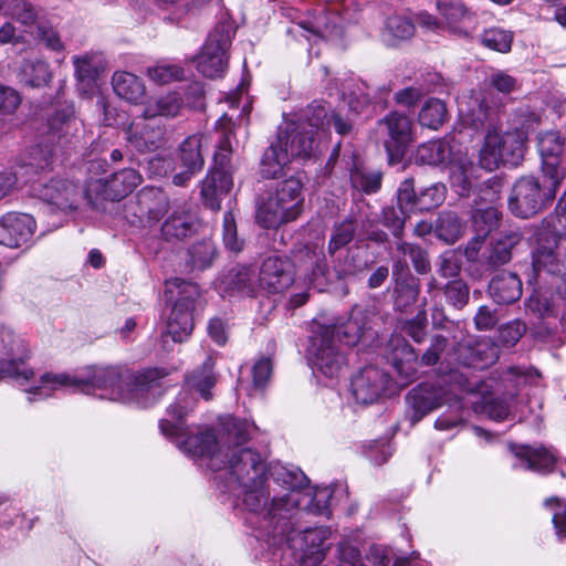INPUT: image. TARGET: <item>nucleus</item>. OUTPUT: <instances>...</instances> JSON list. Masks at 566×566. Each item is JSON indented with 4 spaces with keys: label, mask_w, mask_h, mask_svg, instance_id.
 Listing matches in <instances>:
<instances>
[{
    "label": "nucleus",
    "mask_w": 566,
    "mask_h": 566,
    "mask_svg": "<svg viewBox=\"0 0 566 566\" xmlns=\"http://www.w3.org/2000/svg\"><path fill=\"white\" fill-rule=\"evenodd\" d=\"M232 116L223 114L217 122L221 136L213 157V166L201 182V198L206 207L213 211L221 208V200L233 187L234 167L231 164V137L233 135Z\"/></svg>",
    "instance_id": "nucleus-7"
},
{
    "label": "nucleus",
    "mask_w": 566,
    "mask_h": 566,
    "mask_svg": "<svg viewBox=\"0 0 566 566\" xmlns=\"http://www.w3.org/2000/svg\"><path fill=\"white\" fill-rule=\"evenodd\" d=\"M513 34L510 31L500 28H491L485 30L481 35V43L491 50L507 53L511 51Z\"/></svg>",
    "instance_id": "nucleus-51"
},
{
    "label": "nucleus",
    "mask_w": 566,
    "mask_h": 566,
    "mask_svg": "<svg viewBox=\"0 0 566 566\" xmlns=\"http://www.w3.org/2000/svg\"><path fill=\"white\" fill-rule=\"evenodd\" d=\"M78 91L88 94L96 85V80L106 66L105 57L98 52H88L73 57Z\"/></svg>",
    "instance_id": "nucleus-26"
},
{
    "label": "nucleus",
    "mask_w": 566,
    "mask_h": 566,
    "mask_svg": "<svg viewBox=\"0 0 566 566\" xmlns=\"http://www.w3.org/2000/svg\"><path fill=\"white\" fill-rule=\"evenodd\" d=\"M6 15L12 17L15 21L25 27L27 32L28 29L34 25L36 27L38 22H40L33 6L23 0H18Z\"/></svg>",
    "instance_id": "nucleus-58"
},
{
    "label": "nucleus",
    "mask_w": 566,
    "mask_h": 566,
    "mask_svg": "<svg viewBox=\"0 0 566 566\" xmlns=\"http://www.w3.org/2000/svg\"><path fill=\"white\" fill-rule=\"evenodd\" d=\"M447 188L443 184L437 182L424 188L418 193L416 212L430 211L441 206L446 199Z\"/></svg>",
    "instance_id": "nucleus-50"
},
{
    "label": "nucleus",
    "mask_w": 566,
    "mask_h": 566,
    "mask_svg": "<svg viewBox=\"0 0 566 566\" xmlns=\"http://www.w3.org/2000/svg\"><path fill=\"white\" fill-rule=\"evenodd\" d=\"M438 11L443 18V28L449 33L469 38L478 28V18L474 12L461 1H442L437 3Z\"/></svg>",
    "instance_id": "nucleus-20"
},
{
    "label": "nucleus",
    "mask_w": 566,
    "mask_h": 566,
    "mask_svg": "<svg viewBox=\"0 0 566 566\" xmlns=\"http://www.w3.org/2000/svg\"><path fill=\"white\" fill-rule=\"evenodd\" d=\"M35 228L31 214L9 212L0 219V244L20 248L31 241Z\"/></svg>",
    "instance_id": "nucleus-22"
},
{
    "label": "nucleus",
    "mask_w": 566,
    "mask_h": 566,
    "mask_svg": "<svg viewBox=\"0 0 566 566\" xmlns=\"http://www.w3.org/2000/svg\"><path fill=\"white\" fill-rule=\"evenodd\" d=\"M503 103L493 92H485L476 107L472 109L470 123L476 130H486L484 144L480 150V164L492 171L500 164L517 166L524 158L527 133L523 128H514L502 134L496 132Z\"/></svg>",
    "instance_id": "nucleus-4"
},
{
    "label": "nucleus",
    "mask_w": 566,
    "mask_h": 566,
    "mask_svg": "<svg viewBox=\"0 0 566 566\" xmlns=\"http://www.w3.org/2000/svg\"><path fill=\"white\" fill-rule=\"evenodd\" d=\"M522 233L517 229L502 231L492 240L488 264L497 268L509 263L512 250L521 242Z\"/></svg>",
    "instance_id": "nucleus-32"
},
{
    "label": "nucleus",
    "mask_w": 566,
    "mask_h": 566,
    "mask_svg": "<svg viewBox=\"0 0 566 566\" xmlns=\"http://www.w3.org/2000/svg\"><path fill=\"white\" fill-rule=\"evenodd\" d=\"M214 361L207 357L202 366L187 376V385L198 391L205 400L212 398L211 389L216 385V375L213 373Z\"/></svg>",
    "instance_id": "nucleus-39"
},
{
    "label": "nucleus",
    "mask_w": 566,
    "mask_h": 566,
    "mask_svg": "<svg viewBox=\"0 0 566 566\" xmlns=\"http://www.w3.org/2000/svg\"><path fill=\"white\" fill-rule=\"evenodd\" d=\"M489 294L500 305L513 304L522 295V281L515 273L501 272L490 281Z\"/></svg>",
    "instance_id": "nucleus-29"
},
{
    "label": "nucleus",
    "mask_w": 566,
    "mask_h": 566,
    "mask_svg": "<svg viewBox=\"0 0 566 566\" xmlns=\"http://www.w3.org/2000/svg\"><path fill=\"white\" fill-rule=\"evenodd\" d=\"M564 146L565 138L558 132L551 130L538 135L537 147L545 175H559V156L564 151Z\"/></svg>",
    "instance_id": "nucleus-28"
},
{
    "label": "nucleus",
    "mask_w": 566,
    "mask_h": 566,
    "mask_svg": "<svg viewBox=\"0 0 566 566\" xmlns=\"http://www.w3.org/2000/svg\"><path fill=\"white\" fill-rule=\"evenodd\" d=\"M36 191L40 199L63 211L75 210L80 201L85 199L84 189L66 179H52Z\"/></svg>",
    "instance_id": "nucleus-23"
},
{
    "label": "nucleus",
    "mask_w": 566,
    "mask_h": 566,
    "mask_svg": "<svg viewBox=\"0 0 566 566\" xmlns=\"http://www.w3.org/2000/svg\"><path fill=\"white\" fill-rule=\"evenodd\" d=\"M35 38L43 42L48 49L53 51L59 52L64 49L59 32L46 21L38 22Z\"/></svg>",
    "instance_id": "nucleus-62"
},
{
    "label": "nucleus",
    "mask_w": 566,
    "mask_h": 566,
    "mask_svg": "<svg viewBox=\"0 0 566 566\" xmlns=\"http://www.w3.org/2000/svg\"><path fill=\"white\" fill-rule=\"evenodd\" d=\"M525 308L537 317H547L553 314L551 296L547 292H543L541 290L533 291L525 302Z\"/></svg>",
    "instance_id": "nucleus-56"
},
{
    "label": "nucleus",
    "mask_w": 566,
    "mask_h": 566,
    "mask_svg": "<svg viewBox=\"0 0 566 566\" xmlns=\"http://www.w3.org/2000/svg\"><path fill=\"white\" fill-rule=\"evenodd\" d=\"M166 294L174 298V306L168 316L166 334L174 342H184L193 329V311L200 297L198 284L175 277L166 282Z\"/></svg>",
    "instance_id": "nucleus-10"
},
{
    "label": "nucleus",
    "mask_w": 566,
    "mask_h": 566,
    "mask_svg": "<svg viewBox=\"0 0 566 566\" xmlns=\"http://www.w3.org/2000/svg\"><path fill=\"white\" fill-rule=\"evenodd\" d=\"M515 455L520 460V463L514 465L515 468L531 470L541 474L553 472L557 462L556 451L544 446H521L516 450Z\"/></svg>",
    "instance_id": "nucleus-27"
},
{
    "label": "nucleus",
    "mask_w": 566,
    "mask_h": 566,
    "mask_svg": "<svg viewBox=\"0 0 566 566\" xmlns=\"http://www.w3.org/2000/svg\"><path fill=\"white\" fill-rule=\"evenodd\" d=\"M479 168L468 158L461 157L451 163L450 182L455 192L468 197L476 184Z\"/></svg>",
    "instance_id": "nucleus-31"
},
{
    "label": "nucleus",
    "mask_w": 566,
    "mask_h": 566,
    "mask_svg": "<svg viewBox=\"0 0 566 566\" xmlns=\"http://www.w3.org/2000/svg\"><path fill=\"white\" fill-rule=\"evenodd\" d=\"M462 230V222L455 212L440 213L436 226V232L440 239L452 244L461 237Z\"/></svg>",
    "instance_id": "nucleus-47"
},
{
    "label": "nucleus",
    "mask_w": 566,
    "mask_h": 566,
    "mask_svg": "<svg viewBox=\"0 0 566 566\" xmlns=\"http://www.w3.org/2000/svg\"><path fill=\"white\" fill-rule=\"evenodd\" d=\"M327 534L328 531L324 527L306 528L295 534L290 522L285 534H277L275 539L271 538V541L273 545L286 542L292 548L301 549L304 556H311L319 560L324 556V542L327 538Z\"/></svg>",
    "instance_id": "nucleus-19"
},
{
    "label": "nucleus",
    "mask_w": 566,
    "mask_h": 566,
    "mask_svg": "<svg viewBox=\"0 0 566 566\" xmlns=\"http://www.w3.org/2000/svg\"><path fill=\"white\" fill-rule=\"evenodd\" d=\"M526 324L520 319L511 321L500 328L499 338L506 346H514L526 333Z\"/></svg>",
    "instance_id": "nucleus-63"
},
{
    "label": "nucleus",
    "mask_w": 566,
    "mask_h": 566,
    "mask_svg": "<svg viewBox=\"0 0 566 566\" xmlns=\"http://www.w3.org/2000/svg\"><path fill=\"white\" fill-rule=\"evenodd\" d=\"M420 292L419 281L416 277L405 276L394 282L392 297L396 311L405 312L418 300Z\"/></svg>",
    "instance_id": "nucleus-40"
},
{
    "label": "nucleus",
    "mask_w": 566,
    "mask_h": 566,
    "mask_svg": "<svg viewBox=\"0 0 566 566\" xmlns=\"http://www.w3.org/2000/svg\"><path fill=\"white\" fill-rule=\"evenodd\" d=\"M201 135H191L187 137L179 146L178 158L184 168H190L200 171L203 167V156L201 153L202 146Z\"/></svg>",
    "instance_id": "nucleus-41"
},
{
    "label": "nucleus",
    "mask_w": 566,
    "mask_h": 566,
    "mask_svg": "<svg viewBox=\"0 0 566 566\" xmlns=\"http://www.w3.org/2000/svg\"><path fill=\"white\" fill-rule=\"evenodd\" d=\"M19 82L30 87H42L52 80V71L46 61L40 57L24 59L17 74Z\"/></svg>",
    "instance_id": "nucleus-33"
},
{
    "label": "nucleus",
    "mask_w": 566,
    "mask_h": 566,
    "mask_svg": "<svg viewBox=\"0 0 566 566\" xmlns=\"http://www.w3.org/2000/svg\"><path fill=\"white\" fill-rule=\"evenodd\" d=\"M375 315L374 308L355 305L346 322L321 326L312 338L314 366L325 376L336 377L346 364L343 346L352 347L363 338H374Z\"/></svg>",
    "instance_id": "nucleus-5"
},
{
    "label": "nucleus",
    "mask_w": 566,
    "mask_h": 566,
    "mask_svg": "<svg viewBox=\"0 0 566 566\" xmlns=\"http://www.w3.org/2000/svg\"><path fill=\"white\" fill-rule=\"evenodd\" d=\"M501 219L502 212L493 206L475 209L472 222L476 238L484 239L499 227Z\"/></svg>",
    "instance_id": "nucleus-43"
},
{
    "label": "nucleus",
    "mask_w": 566,
    "mask_h": 566,
    "mask_svg": "<svg viewBox=\"0 0 566 566\" xmlns=\"http://www.w3.org/2000/svg\"><path fill=\"white\" fill-rule=\"evenodd\" d=\"M559 186V175L544 174L543 179L534 176L521 177L512 187L509 209L518 218H531L554 201Z\"/></svg>",
    "instance_id": "nucleus-9"
},
{
    "label": "nucleus",
    "mask_w": 566,
    "mask_h": 566,
    "mask_svg": "<svg viewBox=\"0 0 566 566\" xmlns=\"http://www.w3.org/2000/svg\"><path fill=\"white\" fill-rule=\"evenodd\" d=\"M295 280V264L287 255L270 254L262 260L259 286L268 294H283Z\"/></svg>",
    "instance_id": "nucleus-16"
},
{
    "label": "nucleus",
    "mask_w": 566,
    "mask_h": 566,
    "mask_svg": "<svg viewBox=\"0 0 566 566\" xmlns=\"http://www.w3.org/2000/svg\"><path fill=\"white\" fill-rule=\"evenodd\" d=\"M127 146L137 153H154L165 145L166 128L159 118L136 117L124 129Z\"/></svg>",
    "instance_id": "nucleus-15"
},
{
    "label": "nucleus",
    "mask_w": 566,
    "mask_h": 566,
    "mask_svg": "<svg viewBox=\"0 0 566 566\" xmlns=\"http://www.w3.org/2000/svg\"><path fill=\"white\" fill-rule=\"evenodd\" d=\"M396 249L401 254L408 256L418 274H427L431 270L429 255L420 245L399 240L396 242Z\"/></svg>",
    "instance_id": "nucleus-49"
},
{
    "label": "nucleus",
    "mask_w": 566,
    "mask_h": 566,
    "mask_svg": "<svg viewBox=\"0 0 566 566\" xmlns=\"http://www.w3.org/2000/svg\"><path fill=\"white\" fill-rule=\"evenodd\" d=\"M222 235L224 245L230 251L240 252L243 249V240L238 238L237 224L232 211H227L223 216Z\"/></svg>",
    "instance_id": "nucleus-60"
},
{
    "label": "nucleus",
    "mask_w": 566,
    "mask_h": 566,
    "mask_svg": "<svg viewBox=\"0 0 566 566\" xmlns=\"http://www.w3.org/2000/svg\"><path fill=\"white\" fill-rule=\"evenodd\" d=\"M28 358L29 349L25 340L10 327L0 326V378L31 380L34 373L24 367Z\"/></svg>",
    "instance_id": "nucleus-14"
},
{
    "label": "nucleus",
    "mask_w": 566,
    "mask_h": 566,
    "mask_svg": "<svg viewBox=\"0 0 566 566\" xmlns=\"http://www.w3.org/2000/svg\"><path fill=\"white\" fill-rule=\"evenodd\" d=\"M409 212L400 207H385L381 210V223L388 228L395 238L400 239L403 233L406 217Z\"/></svg>",
    "instance_id": "nucleus-53"
},
{
    "label": "nucleus",
    "mask_w": 566,
    "mask_h": 566,
    "mask_svg": "<svg viewBox=\"0 0 566 566\" xmlns=\"http://www.w3.org/2000/svg\"><path fill=\"white\" fill-rule=\"evenodd\" d=\"M378 124L388 135L384 146L390 160H400L412 142V120L405 114L390 112Z\"/></svg>",
    "instance_id": "nucleus-17"
},
{
    "label": "nucleus",
    "mask_w": 566,
    "mask_h": 566,
    "mask_svg": "<svg viewBox=\"0 0 566 566\" xmlns=\"http://www.w3.org/2000/svg\"><path fill=\"white\" fill-rule=\"evenodd\" d=\"M386 31L395 39L407 40L415 33L413 22L405 14H392L385 23Z\"/></svg>",
    "instance_id": "nucleus-54"
},
{
    "label": "nucleus",
    "mask_w": 566,
    "mask_h": 566,
    "mask_svg": "<svg viewBox=\"0 0 566 566\" xmlns=\"http://www.w3.org/2000/svg\"><path fill=\"white\" fill-rule=\"evenodd\" d=\"M140 210L150 220H159L168 210L169 201L166 193L157 188H144L137 196Z\"/></svg>",
    "instance_id": "nucleus-36"
},
{
    "label": "nucleus",
    "mask_w": 566,
    "mask_h": 566,
    "mask_svg": "<svg viewBox=\"0 0 566 566\" xmlns=\"http://www.w3.org/2000/svg\"><path fill=\"white\" fill-rule=\"evenodd\" d=\"M469 350L471 359L464 361V364L471 367L484 368L493 364L497 358L496 347L486 343H478L474 347L469 348Z\"/></svg>",
    "instance_id": "nucleus-55"
},
{
    "label": "nucleus",
    "mask_w": 566,
    "mask_h": 566,
    "mask_svg": "<svg viewBox=\"0 0 566 566\" xmlns=\"http://www.w3.org/2000/svg\"><path fill=\"white\" fill-rule=\"evenodd\" d=\"M142 182V176L133 168H125L107 178L91 179L84 188L87 205L97 211H105L107 202L119 201Z\"/></svg>",
    "instance_id": "nucleus-12"
},
{
    "label": "nucleus",
    "mask_w": 566,
    "mask_h": 566,
    "mask_svg": "<svg viewBox=\"0 0 566 566\" xmlns=\"http://www.w3.org/2000/svg\"><path fill=\"white\" fill-rule=\"evenodd\" d=\"M265 475L268 480L271 479L275 484L287 491L279 496L282 504H284V499H297L298 506L301 505V491L310 483L308 478L303 471L297 468H287L283 464L274 463L268 468L265 467Z\"/></svg>",
    "instance_id": "nucleus-25"
},
{
    "label": "nucleus",
    "mask_w": 566,
    "mask_h": 566,
    "mask_svg": "<svg viewBox=\"0 0 566 566\" xmlns=\"http://www.w3.org/2000/svg\"><path fill=\"white\" fill-rule=\"evenodd\" d=\"M318 123L304 122L290 129H280L276 139H282V147L287 149L289 157L310 158L316 147L315 135Z\"/></svg>",
    "instance_id": "nucleus-18"
},
{
    "label": "nucleus",
    "mask_w": 566,
    "mask_h": 566,
    "mask_svg": "<svg viewBox=\"0 0 566 566\" xmlns=\"http://www.w3.org/2000/svg\"><path fill=\"white\" fill-rule=\"evenodd\" d=\"M147 75L157 84H167L172 81L181 80L184 70L175 64H158L148 67Z\"/></svg>",
    "instance_id": "nucleus-57"
},
{
    "label": "nucleus",
    "mask_w": 566,
    "mask_h": 566,
    "mask_svg": "<svg viewBox=\"0 0 566 566\" xmlns=\"http://www.w3.org/2000/svg\"><path fill=\"white\" fill-rule=\"evenodd\" d=\"M182 106V98L179 93L172 92L158 98L155 105L145 108L144 114L149 118L175 117L178 115Z\"/></svg>",
    "instance_id": "nucleus-46"
},
{
    "label": "nucleus",
    "mask_w": 566,
    "mask_h": 566,
    "mask_svg": "<svg viewBox=\"0 0 566 566\" xmlns=\"http://www.w3.org/2000/svg\"><path fill=\"white\" fill-rule=\"evenodd\" d=\"M531 256L532 268L535 273L546 272L556 274L560 272L558 239L555 234L547 231L538 232Z\"/></svg>",
    "instance_id": "nucleus-24"
},
{
    "label": "nucleus",
    "mask_w": 566,
    "mask_h": 566,
    "mask_svg": "<svg viewBox=\"0 0 566 566\" xmlns=\"http://www.w3.org/2000/svg\"><path fill=\"white\" fill-rule=\"evenodd\" d=\"M291 160L287 149L282 147V139L275 138L262 156L260 175L265 179L280 178L285 175V169Z\"/></svg>",
    "instance_id": "nucleus-30"
},
{
    "label": "nucleus",
    "mask_w": 566,
    "mask_h": 566,
    "mask_svg": "<svg viewBox=\"0 0 566 566\" xmlns=\"http://www.w3.org/2000/svg\"><path fill=\"white\" fill-rule=\"evenodd\" d=\"M217 250L211 240H201L187 250L186 266L190 272L203 271L211 266Z\"/></svg>",
    "instance_id": "nucleus-37"
},
{
    "label": "nucleus",
    "mask_w": 566,
    "mask_h": 566,
    "mask_svg": "<svg viewBox=\"0 0 566 566\" xmlns=\"http://www.w3.org/2000/svg\"><path fill=\"white\" fill-rule=\"evenodd\" d=\"M171 369L145 368L134 371L126 366L92 367L85 376L43 374L41 385L30 390L33 395L50 396L53 390L67 389L87 395L101 390V398L114 401L135 402L146 408L156 402L165 391L164 380Z\"/></svg>",
    "instance_id": "nucleus-2"
},
{
    "label": "nucleus",
    "mask_w": 566,
    "mask_h": 566,
    "mask_svg": "<svg viewBox=\"0 0 566 566\" xmlns=\"http://www.w3.org/2000/svg\"><path fill=\"white\" fill-rule=\"evenodd\" d=\"M235 34L230 21H221L209 33L208 39L197 59V69L206 77H221L229 61V49Z\"/></svg>",
    "instance_id": "nucleus-13"
},
{
    "label": "nucleus",
    "mask_w": 566,
    "mask_h": 566,
    "mask_svg": "<svg viewBox=\"0 0 566 566\" xmlns=\"http://www.w3.org/2000/svg\"><path fill=\"white\" fill-rule=\"evenodd\" d=\"M302 190L303 184L297 178L290 177L279 182L274 192L259 202L256 223L264 229H274L296 220L304 208Z\"/></svg>",
    "instance_id": "nucleus-8"
},
{
    "label": "nucleus",
    "mask_w": 566,
    "mask_h": 566,
    "mask_svg": "<svg viewBox=\"0 0 566 566\" xmlns=\"http://www.w3.org/2000/svg\"><path fill=\"white\" fill-rule=\"evenodd\" d=\"M356 232L355 220L347 217L333 228L332 237L328 242V253L335 254L338 250L352 242Z\"/></svg>",
    "instance_id": "nucleus-48"
},
{
    "label": "nucleus",
    "mask_w": 566,
    "mask_h": 566,
    "mask_svg": "<svg viewBox=\"0 0 566 566\" xmlns=\"http://www.w3.org/2000/svg\"><path fill=\"white\" fill-rule=\"evenodd\" d=\"M451 155V148L447 140L436 139L418 146L415 160L418 164L437 166L444 164Z\"/></svg>",
    "instance_id": "nucleus-38"
},
{
    "label": "nucleus",
    "mask_w": 566,
    "mask_h": 566,
    "mask_svg": "<svg viewBox=\"0 0 566 566\" xmlns=\"http://www.w3.org/2000/svg\"><path fill=\"white\" fill-rule=\"evenodd\" d=\"M447 114V106L442 101L429 98L422 105L418 120L421 126L436 130L443 125Z\"/></svg>",
    "instance_id": "nucleus-44"
},
{
    "label": "nucleus",
    "mask_w": 566,
    "mask_h": 566,
    "mask_svg": "<svg viewBox=\"0 0 566 566\" xmlns=\"http://www.w3.org/2000/svg\"><path fill=\"white\" fill-rule=\"evenodd\" d=\"M470 289L462 280H453L444 286V295L448 302L455 308H462L469 302Z\"/></svg>",
    "instance_id": "nucleus-59"
},
{
    "label": "nucleus",
    "mask_w": 566,
    "mask_h": 566,
    "mask_svg": "<svg viewBox=\"0 0 566 566\" xmlns=\"http://www.w3.org/2000/svg\"><path fill=\"white\" fill-rule=\"evenodd\" d=\"M388 380L387 374L378 367L366 366L352 378V394L359 403H374L386 390Z\"/></svg>",
    "instance_id": "nucleus-21"
},
{
    "label": "nucleus",
    "mask_w": 566,
    "mask_h": 566,
    "mask_svg": "<svg viewBox=\"0 0 566 566\" xmlns=\"http://www.w3.org/2000/svg\"><path fill=\"white\" fill-rule=\"evenodd\" d=\"M252 271L248 266L238 265L229 270L222 277L221 285L227 292H239L250 295L253 293Z\"/></svg>",
    "instance_id": "nucleus-42"
},
{
    "label": "nucleus",
    "mask_w": 566,
    "mask_h": 566,
    "mask_svg": "<svg viewBox=\"0 0 566 566\" xmlns=\"http://www.w3.org/2000/svg\"><path fill=\"white\" fill-rule=\"evenodd\" d=\"M115 94L129 103H140L146 94L144 82L135 74L117 71L112 76Z\"/></svg>",
    "instance_id": "nucleus-34"
},
{
    "label": "nucleus",
    "mask_w": 566,
    "mask_h": 566,
    "mask_svg": "<svg viewBox=\"0 0 566 566\" xmlns=\"http://www.w3.org/2000/svg\"><path fill=\"white\" fill-rule=\"evenodd\" d=\"M418 193L415 191V181L412 178L405 179L397 191L398 205L408 212H416V201Z\"/></svg>",
    "instance_id": "nucleus-64"
},
{
    "label": "nucleus",
    "mask_w": 566,
    "mask_h": 566,
    "mask_svg": "<svg viewBox=\"0 0 566 566\" xmlns=\"http://www.w3.org/2000/svg\"><path fill=\"white\" fill-rule=\"evenodd\" d=\"M195 400L188 390H181L167 408V417L159 421L161 433L177 441L178 448L199 459L216 472L232 471V464L247 461L244 452L254 451L244 444L256 431V426L247 419L227 416L221 420L222 434L218 438L212 429H200L196 434L187 433L186 417L193 409Z\"/></svg>",
    "instance_id": "nucleus-1"
},
{
    "label": "nucleus",
    "mask_w": 566,
    "mask_h": 566,
    "mask_svg": "<svg viewBox=\"0 0 566 566\" xmlns=\"http://www.w3.org/2000/svg\"><path fill=\"white\" fill-rule=\"evenodd\" d=\"M192 220L188 213L174 212L163 224L161 233L166 240H181L192 231Z\"/></svg>",
    "instance_id": "nucleus-45"
},
{
    "label": "nucleus",
    "mask_w": 566,
    "mask_h": 566,
    "mask_svg": "<svg viewBox=\"0 0 566 566\" xmlns=\"http://www.w3.org/2000/svg\"><path fill=\"white\" fill-rule=\"evenodd\" d=\"M22 103V96L15 88L0 83V115H13Z\"/></svg>",
    "instance_id": "nucleus-61"
},
{
    "label": "nucleus",
    "mask_w": 566,
    "mask_h": 566,
    "mask_svg": "<svg viewBox=\"0 0 566 566\" xmlns=\"http://www.w3.org/2000/svg\"><path fill=\"white\" fill-rule=\"evenodd\" d=\"M80 126L81 122L75 116L73 105L55 109L45 126V132L41 133L36 142L25 147L14 160V168L20 170L23 184L33 181L34 177L51 168L55 144H69Z\"/></svg>",
    "instance_id": "nucleus-6"
},
{
    "label": "nucleus",
    "mask_w": 566,
    "mask_h": 566,
    "mask_svg": "<svg viewBox=\"0 0 566 566\" xmlns=\"http://www.w3.org/2000/svg\"><path fill=\"white\" fill-rule=\"evenodd\" d=\"M247 461L243 464H232V471L224 472V492H235L242 489V502L248 512L247 522L260 531L256 535L271 542L276 535L285 534L292 511L298 507L297 499H284L281 503L279 495L271 496L265 464L256 451H245Z\"/></svg>",
    "instance_id": "nucleus-3"
},
{
    "label": "nucleus",
    "mask_w": 566,
    "mask_h": 566,
    "mask_svg": "<svg viewBox=\"0 0 566 566\" xmlns=\"http://www.w3.org/2000/svg\"><path fill=\"white\" fill-rule=\"evenodd\" d=\"M349 180L353 189L365 195H373L380 190L382 172L377 169L365 167L358 158L353 161L349 168Z\"/></svg>",
    "instance_id": "nucleus-35"
},
{
    "label": "nucleus",
    "mask_w": 566,
    "mask_h": 566,
    "mask_svg": "<svg viewBox=\"0 0 566 566\" xmlns=\"http://www.w3.org/2000/svg\"><path fill=\"white\" fill-rule=\"evenodd\" d=\"M461 377L457 370H450L436 382H423L412 388L406 396L411 424L457 397L455 384L462 386Z\"/></svg>",
    "instance_id": "nucleus-11"
},
{
    "label": "nucleus",
    "mask_w": 566,
    "mask_h": 566,
    "mask_svg": "<svg viewBox=\"0 0 566 566\" xmlns=\"http://www.w3.org/2000/svg\"><path fill=\"white\" fill-rule=\"evenodd\" d=\"M314 119L315 123H318V126H333L335 132L342 136L348 135L353 129V123L350 119L344 118L336 112H333L331 115H327V112L324 106H318L315 109Z\"/></svg>",
    "instance_id": "nucleus-52"
}]
</instances>
